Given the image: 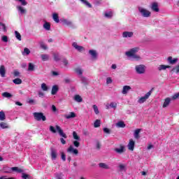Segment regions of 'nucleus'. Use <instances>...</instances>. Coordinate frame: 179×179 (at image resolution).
Here are the masks:
<instances>
[{
  "label": "nucleus",
  "mask_w": 179,
  "mask_h": 179,
  "mask_svg": "<svg viewBox=\"0 0 179 179\" xmlns=\"http://www.w3.org/2000/svg\"><path fill=\"white\" fill-rule=\"evenodd\" d=\"M139 52V48H133L125 52V55L131 61H141V58L136 52Z\"/></svg>",
  "instance_id": "nucleus-1"
},
{
  "label": "nucleus",
  "mask_w": 179,
  "mask_h": 179,
  "mask_svg": "<svg viewBox=\"0 0 179 179\" xmlns=\"http://www.w3.org/2000/svg\"><path fill=\"white\" fill-rule=\"evenodd\" d=\"M73 138L75 141H73V145L75 148H79L80 146V137L78 135L76 131L73 132Z\"/></svg>",
  "instance_id": "nucleus-2"
},
{
  "label": "nucleus",
  "mask_w": 179,
  "mask_h": 179,
  "mask_svg": "<svg viewBox=\"0 0 179 179\" xmlns=\"http://www.w3.org/2000/svg\"><path fill=\"white\" fill-rule=\"evenodd\" d=\"M135 70L136 73L138 75H142L146 72V66L143 64L136 65L135 66Z\"/></svg>",
  "instance_id": "nucleus-3"
},
{
  "label": "nucleus",
  "mask_w": 179,
  "mask_h": 179,
  "mask_svg": "<svg viewBox=\"0 0 179 179\" xmlns=\"http://www.w3.org/2000/svg\"><path fill=\"white\" fill-rule=\"evenodd\" d=\"M138 12L141 13L143 17H150L151 13L148 10L143 8L142 7H138Z\"/></svg>",
  "instance_id": "nucleus-4"
},
{
  "label": "nucleus",
  "mask_w": 179,
  "mask_h": 179,
  "mask_svg": "<svg viewBox=\"0 0 179 179\" xmlns=\"http://www.w3.org/2000/svg\"><path fill=\"white\" fill-rule=\"evenodd\" d=\"M33 115L34 118H35L36 121H41V120L42 121H45V120H47L43 113L35 112L34 113Z\"/></svg>",
  "instance_id": "nucleus-5"
},
{
  "label": "nucleus",
  "mask_w": 179,
  "mask_h": 179,
  "mask_svg": "<svg viewBox=\"0 0 179 179\" xmlns=\"http://www.w3.org/2000/svg\"><path fill=\"white\" fill-rule=\"evenodd\" d=\"M3 171H4V173H10L11 171H15L16 173H22L23 170H22L16 166L12 167V168L5 167V168H3Z\"/></svg>",
  "instance_id": "nucleus-6"
},
{
  "label": "nucleus",
  "mask_w": 179,
  "mask_h": 179,
  "mask_svg": "<svg viewBox=\"0 0 179 179\" xmlns=\"http://www.w3.org/2000/svg\"><path fill=\"white\" fill-rule=\"evenodd\" d=\"M152 91L147 92L144 96H142L138 99V103H139V104H143V103H145V101H146V100L150 97Z\"/></svg>",
  "instance_id": "nucleus-7"
},
{
  "label": "nucleus",
  "mask_w": 179,
  "mask_h": 179,
  "mask_svg": "<svg viewBox=\"0 0 179 179\" xmlns=\"http://www.w3.org/2000/svg\"><path fill=\"white\" fill-rule=\"evenodd\" d=\"M72 46L73 47V48H75V50H76L79 52H83V51H85V48L83 46L78 45V43L76 42L73 43Z\"/></svg>",
  "instance_id": "nucleus-8"
},
{
  "label": "nucleus",
  "mask_w": 179,
  "mask_h": 179,
  "mask_svg": "<svg viewBox=\"0 0 179 179\" xmlns=\"http://www.w3.org/2000/svg\"><path fill=\"white\" fill-rule=\"evenodd\" d=\"M16 9L18 13L21 15H26V13H27V10H26V8H24L22 6H17Z\"/></svg>",
  "instance_id": "nucleus-9"
},
{
  "label": "nucleus",
  "mask_w": 179,
  "mask_h": 179,
  "mask_svg": "<svg viewBox=\"0 0 179 179\" xmlns=\"http://www.w3.org/2000/svg\"><path fill=\"white\" fill-rule=\"evenodd\" d=\"M67 152L68 153H71L72 155H78L79 153L78 149L74 148L73 145H70L67 149Z\"/></svg>",
  "instance_id": "nucleus-10"
},
{
  "label": "nucleus",
  "mask_w": 179,
  "mask_h": 179,
  "mask_svg": "<svg viewBox=\"0 0 179 179\" xmlns=\"http://www.w3.org/2000/svg\"><path fill=\"white\" fill-rule=\"evenodd\" d=\"M127 148L129 150L134 152V149H135V141L132 138L129 140V142L127 145Z\"/></svg>",
  "instance_id": "nucleus-11"
},
{
  "label": "nucleus",
  "mask_w": 179,
  "mask_h": 179,
  "mask_svg": "<svg viewBox=\"0 0 179 179\" xmlns=\"http://www.w3.org/2000/svg\"><path fill=\"white\" fill-rule=\"evenodd\" d=\"M89 54L91 55L92 61H96L97 59V52L94 50H90Z\"/></svg>",
  "instance_id": "nucleus-12"
},
{
  "label": "nucleus",
  "mask_w": 179,
  "mask_h": 179,
  "mask_svg": "<svg viewBox=\"0 0 179 179\" xmlns=\"http://www.w3.org/2000/svg\"><path fill=\"white\" fill-rule=\"evenodd\" d=\"M122 37H123V38H131V37H134V32L124 31L122 33Z\"/></svg>",
  "instance_id": "nucleus-13"
},
{
  "label": "nucleus",
  "mask_w": 179,
  "mask_h": 179,
  "mask_svg": "<svg viewBox=\"0 0 179 179\" xmlns=\"http://www.w3.org/2000/svg\"><path fill=\"white\" fill-rule=\"evenodd\" d=\"M117 169L120 173H125L127 171V165L124 164H119Z\"/></svg>",
  "instance_id": "nucleus-14"
},
{
  "label": "nucleus",
  "mask_w": 179,
  "mask_h": 179,
  "mask_svg": "<svg viewBox=\"0 0 179 179\" xmlns=\"http://www.w3.org/2000/svg\"><path fill=\"white\" fill-rule=\"evenodd\" d=\"M131 89L132 88L129 85L123 86L122 90V94H128L129 92H130Z\"/></svg>",
  "instance_id": "nucleus-15"
},
{
  "label": "nucleus",
  "mask_w": 179,
  "mask_h": 179,
  "mask_svg": "<svg viewBox=\"0 0 179 179\" xmlns=\"http://www.w3.org/2000/svg\"><path fill=\"white\" fill-rule=\"evenodd\" d=\"M55 128H56L57 131H58L59 134L60 135V136H62V138H66V134H65V133H64V130L62 129L59 126L56 125Z\"/></svg>",
  "instance_id": "nucleus-16"
},
{
  "label": "nucleus",
  "mask_w": 179,
  "mask_h": 179,
  "mask_svg": "<svg viewBox=\"0 0 179 179\" xmlns=\"http://www.w3.org/2000/svg\"><path fill=\"white\" fill-rule=\"evenodd\" d=\"M167 61L171 65H174L176 62H178V58L173 59V57H169Z\"/></svg>",
  "instance_id": "nucleus-17"
},
{
  "label": "nucleus",
  "mask_w": 179,
  "mask_h": 179,
  "mask_svg": "<svg viewBox=\"0 0 179 179\" xmlns=\"http://www.w3.org/2000/svg\"><path fill=\"white\" fill-rule=\"evenodd\" d=\"M106 110H110V108H117V103L111 102L110 103H106Z\"/></svg>",
  "instance_id": "nucleus-18"
},
{
  "label": "nucleus",
  "mask_w": 179,
  "mask_h": 179,
  "mask_svg": "<svg viewBox=\"0 0 179 179\" xmlns=\"http://www.w3.org/2000/svg\"><path fill=\"white\" fill-rule=\"evenodd\" d=\"M0 75L1 78H5V75H6V69L3 65L0 66Z\"/></svg>",
  "instance_id": "nucleus-19"
},
{
  "label": "nucleus",
  "mask_w": 179,
  "mask_h": 179,
  "mask_svg": "<svg viewBox=\"0 0 179 179\" xmlns=\"http://www.w3.org/2000/svg\"><path fill=\"white\" fill-rule=\"evenodd\" d=\"M76 117V114L74 112H70L69 114L64 115L66 120H71V118H75Z\"/></svg>",
  "instance_id": "nucleus-20"
},
{
  "label": "nucleus",
  "mask_w": 179,
  "mask_h": 179,
  "mask_svg": "<svg viewBox=\"0 0 179 179\" xmlns=\"http://www.w3.org/2000/svg\"><path fill=\"white\" fill-rule=\"evenodd\" d=\"M171 102V98L167 97L166 99H165L164 104L162 106L163 108H166V107H169Z\"/></svg>",
  "instance_id": "nucleus-21"
},
{
  "label": "nucleus",
  "mask_w": 179,
  "mask_h": 179,
  "mask_svg": "<svg viewBox=\"0 0 179 179\" xmlns=\"http://www.w3.org/2000/svg\"><path fill=\"white\" fill-rule=\"evenodd\" d=\"M73 100L76 101V103H82V101H83V99L79 94L74 95Z\"/></svg>",
  "instance_id": "nucleus-22"
},
{
  "label": "nucleus",
  "mask_w": 179,
  "mask_h": 179,
  "mask_svg": "<svg viewBox=\"0 0 179 179\" xmlns=\"http://www.w3.org/2000/svg\"><path fill=\"white\" fill-rule=\"evenodd\" d=\"M43 29H45L46 31H50V30H51V24L47 21H45L43 23Z\"/></svg>",
  "instance_id": "nucleus-23"
},
{
  "label": "nucleus",
  "mask_w": 179,
  "mask_h": 179,
  "mask_svg": "<svg viewBox=\"0 0 179 179\" xmlns=\"http://www.w3.org/2000/svg\"><path fill=\"white\" fill-rule=\"evenodd\" d=\"M100 169H103L104 170H110V166L106 163L101 162L99 164Z\"/></svg>",
  "instance_id": "nucleus-24"
},
{
  "label": "nucleus",
  "mask_w": 179,
  "mask_h": 179,
  "mask_svg": "<svg viewBox=\"0 0 179 179\" xmlns=\"http://www.w3.org/2000/svg\"><path fill=\"white\" fill-rule=\"evenodd\" d=\"M151 9L154 12H159V5L157 4V3H152L151 5Z\"/></svg>",
  "instance_id": "nucleus-25"
},
{
  "label": "nucleus",
  "mask_w": 179,
  "mask_h": 179,
  "mask_svg": "<svg viewBox=\"0 0 179 179\" xmlns=\"http://www.w3.org/2000/svg\"><path fill=\"white\" fill-rule=\"evenodd\" d=\"M170 68H171V66L164 65V64H161L158 66L157 69L158 71H166V69H169Z\"/></svg>",
  "instance_id": "nucleus-26"
},
{
  "label": "nucleus",
  "mask_w": 179,
  "mask_h": 179,
  "mask_svg": "<svg viewBox=\"0 0 179 179\" xmlns=\"http://www.w3.org/2000/svg\"><path fill=\"white\" fill-rule=\"evenodd\" d=\"M80 79L81 80V83H83V85H89V80L87 78H86V77H84L83 76L80 77Z\"/></svg>",
  "instance_id": "nucleus-27"
},
{
  "label": "nucleus",
  "mask_w": 179,
  "mask_h": 179,
  "mask_svg": "<svg viewBox=\"0 0 179 179\" xmlns=\"http://www.w3.org/2000/svg\"><path fill=\"white\" fill-rule=\"evenodd\" d=\"M58 85H53L52 87V92L51 94L54 96L55 94H57V93H58Z\"/></svg>",
  "instance_id": "nucleus-28"
},
{
  "label": "nucleus",
  "mask_w": 179,
  "mask_h": 179,
  "mask_svg": "<svg viewBox=\"0 0 179 179\" xmlns=\"http://www.w3.org/2000/svg\"><path fill=\"white\" fill-rule=\"evenodd\" d=\"M75 72L77 73V75H78V76H80H80H83L82 75H83V70L80 67L75 69Z\"/></svg>",
  "instance_id": "nucleus-29"
},
{
  "label": "nucleus",
  "mask_w": 179,
  "mask_h": 179,
  "mask_svg": "<svg viewBox=\"0 0 179 179\" xmlns=\"http://www.w3.org/2000/svg\"><path fill=\"white\" fill-rule=\"evenodd\" d=\"M139 134H141V129H137L134 131V136L135 139H139V138H141Z\"/></svg>",
  "instance_id": "nucleus-30"
},
{
  "label": "nucleus",
  "mask_w": 179,
  "mask_h": 179,
  "mask_svg": "<svg viewBox=\"0 0 179 179\" xmlns=\"http://www.w3.org/2000/svg\"><path fill=\"white\" fill-rule=\"evenodd\" d=\"M62 23L63 24H65L66 26H72V22L66 20V19H62L61 20Z\"/></svg>",
  "instance_id": "nucleus-31"
},
{
  "label": "nucleus",
  "mask_w": 179,
  "mask_h": 179,
  "mask_svg": "<svg viewBox=\"0 0 179 179\" xmlns=\"http://www.w3.org/2000/svg\"><path fill=\"white\" fill-rule=\"evenodd\" d=\"M52 19L56 23H59V17H58L57 13H53L52 14Z\"/></svg>",
  "instance_id": "nucleus-32"
},
{
  "label": "nucleus",
  "mask_w": 179,
  "mask_h": 179,
  "mask_svg": "<svg viewBox=\"0 0 179 179\" xmlns=\"http://www.w3.org/2000/svg\"><path fill=\"white\" fill-rule=\"evenodd\" d=\"M124 145H121L120 148H115V152H116V153H124Z\"/></svg>",
  "instance_id": "nucleus-33"
},
{
  "label": "nucleus",
  "mask_w": 179,
  "mask_h": 179,
  "mask_svg": "<svg viewBox=\"0 0 179 179\" xmlns=\"http://www.w3.org/2000/svg\"><path fill=\"white\" fill-rule=\"evenodd\" d=\"M116 127H118V128H125V123L122 121H120L116 124Z\"/></svg>",
  "instance_id": "nucleus-34"
},
{
  "label": "nucleus",
  "mask_w": 179,
  "mask_h": 179,
  "mask_svg": "<svg viewBox=\"0 0 179 179\" xmlns=\"http://www.w3.org/2000/svg\"><path fill=\"white\" fill-rule=\"evenodd\" d=\"M6 119V116L5 115V113L3 111H0V121H5Z\"/></svg>",
  "instance_id": "nucleus-35"
},
{
  "label": "nucleus",
  "mask_w": 179,
  "mask_h": 179,
  "mask_svg": "<svg viewBox=\"0 0 179 179\" xmlns=\"http://www.w3.org/2000/svg\"><path fill=\"white\" fill-rule=\"evenodd\" d=\"M101 124V122L100 121V120H95V122H94V128H99Z\"/></svg>",
  "instance_id": "nucleus-36"
},
{
  "label": "nucleus",
  "mask_w": 179,
  "mask_h": 179,
  "mask_svg": "<svg viewBox=\"0 0 179 179\" xmlns=\"http://www.w3.org/2000/svg\"><path fill=\"white\" fill-rule=\"evenodd\" d=\"M0 128H2V129H6V128H8V123L3 122H0Z\"/></svg>",
  "instance_id": "nucleus-37"
},
{
  "label": "nucleus",
  "mask_w": 179,
  "mask_h": 179,
  "mask_svg": "<svg viewBox=\"0 0 179 179\" xmlns=\"http://www.w3.org/2000/svg\"><path fill=\"white\" fill-rule=\"evenodd\" d=\"M13 83L15 85H22V79L20 78H15L13 80Z\"/></svg>",
  "instance_id": "nucleus-38"
},
{
  "label": "nucleus",
  "mask_w": 179,
  "mask_h": 179,
  "mask_svg": "<svg viewBox=\"0 0 179 179\" xmlns=\"http://www.w3.org/2000/svg\"><path fill=\"white\" fill-rule=\"evenodd\" d=\"M52 159L55 160L57 159V151L52 150L51 152Z\"/></svg>",
  "instance_id": "nucleus-39"
},
{
  "label": "nucleus",
  "mask_w": 179,
  "mask_h": 179,
  "mask_svg": "<svg viewBox=\"0 0 179 179\" xmlns=\"http://www.w3.org/2000/svg\"><path fill=\"white\" fill-rule=\"evenodd\" d=\"M41 87L43 92H47L48 90V87L47 86V84L42 83L41 85Z\"/></svg>",
  "instance_id": "nucleus-40"
},
{
  "label": "nucleus",
  "mask_w": 179,
  "mask_h": 179,
  "mask_svg": "<svg viewBox=\"0 0 179 179\" xmlns=\"http://www.w3.org/2000/svg\"><path fill=\"white\" fill-rule=\"evenodd\" d=\"M81 1V2L83 3H84V5H85V6H87V8H92V4H90V3H89V1H86V0H80Z\"/></svg>",
  "instance_id": "nucleus-41"
},
{
  "label": "nucleus",
  "mask_w": 179,
  "mask_h": 179,
  "mask_svg": "<svg viewBox=\"0 0 179 179\" xmlns=\"http://www.w3.org/2000/svg\"><path fill=\"white\" fill-rule=\"evenodd\" d=\"M92 108L96 115L100 113V111H99V107H97L96 105H93Z\"/></svg>",
  "instance_id": "nucleus-42"
},
{
  "label": "nucleus",
  "mask_w": 179,
  "mask_h": 179,
  "mask_svg": "<svg viewBox=\"0 0 179 179\" xmlns=\"http://www.w3.org/2000/svg\"><path fill=\"white\" fill-rule=\"evenodd\" d=\"M15 34L16 38L18 39L19 41H22V35H20V34L17 31H15Z\"/></svg>",
  "instance_id": "nucleus-43"
},
{
  "label": "nucleus",
  "mask_w": 179,
  "mask_h": 179,
  "mask_svg": "<svg viewBox=\"0 0 179 179\" xmlns=\"http://www.w3.org/2000/svg\"><path fill=\"white\" fill-rule=\"evenodd\" d=\"M29 54H30V50H29L27 48H25L22 52V55H29Z\"/></svg>",
  "instance_id": "nucleus-44"
},
{
  "label": "nucleus",
  "mask_w": 179,
  "mask_h": 179,
  "mask_svg": "<svg viewBox=\"0 0 179 179\" xmlns=\"http://www.w3.org/2000/svg\"><path fill=\"white\" fill-rule=\"evenodd\" d=\"M28 71H34V64H33L32 63H29L28 66Z\"/></svg>",
  "instance_id": "nucleus-45"
},
{
  "label": "nucleus",
  "mask_w": 179,
  "mask_h": 179,
  "mask_svg": "<svg viewBox=\"0 0 179 179\" xmlns=\"http://www.w3.org/2000/svg\"><path fill=\"white\" fill-rule=\"evenodd\" d=\"M2 96H3V97H6L7 99L12 97V94H10V93H9V92H3L2 94Z\"/></svg>",
  "instance_id": "nucleus-46"
},
{
  "label": "nucleus",
  "mask_w": 179,
  "mask_h": 179,
  "mask_svg": "<svg viewBox=\"0 0 179 179\" xmlns=\"http://www.w3.org/2000/svg\"><path fill=\"white\" fill-rule=\"evenodd\" d=\"M105 17H108V19L113 17V12L109 11L108 13H105Z\"/></svg>",
  "instance_id": "nucleus-47"
},
{
  "label": "nucleus",
  "mask_w": 179,
  "mask_h": 179,
  "mask_svg": "<svg viewBox=\"0 0 179 179\" xmlns=\"http://www.w3.org/2000/svg\"><path fill=\"white\" fill-rule=\"evenodd\" d=\"M171 72H175V73L178 74L179 73V66H176L173 67L171 70Z\"/></svg>",
  "instance_id": "nucleus-48"
},
{
  "label": "nucleus",
  "mask_w": 179,
  "mask_h": 179,
  "mask_svg": "<svg viewBox=\"0 0 179 179\" xmlns=\"http://www.w3.org/2000/svg\"><path fill=\"white\" fill-rule=\"evenodd\" d=\"M41 58L43 61H48V58H50V57L48 55H42Z\"/></svg>",
  "instance_id": "nucleus-49"
},
{
  "label": "nucleus",
  "mask_w": 179,
  "mask_h": 179,
  "mask_svg": "<svg viewBox=\"0 0 179 179\" xmlns=\"http://www.w3.org/2000/svg\"><path fill=\"white\" fill-rule=\"evenodd\" d=\"M111 83H113V79L111 77H108L106 78V85H111Z\"/></svg>",
  "instance_id": "nucleus-50"
},
{
  "label": "nucleus",
  "mask_w": 179,
  "mask_h": 179,
  "mask_svg": "<svg viewBox=\"0 0 179 179\" xmlns=\"http://www.w3.org/2000/svg\"><path fill=\"white\" fill-rule=\"evenodd\" d=\"M50 131L52 134H57V129H55V127H54V126H50Z\"/></svg>",
  "instance_id": "nucleus-51"
},
{
  "label": "nucleus",
  "mask_w": 179,
  "mask_h": 179,
  "mask_svg": "<svg viewBox=\"0 0 179 179\" xmlns=\"http://www.w3.org/2000/svg\"><path fill=\"white\" fill-rule=\"evenodd\" d=\"M17 1H18V2H20L22 6H26V5H27V1H26V0H17Z\"/></svg>",
  "instance_id": "nucleus-52"
},
{
  "label": "nucleus",
  "mask_w": 179,
  "mask_h": 179,
  "mask_svg": "<svg viewBox=\"0 0 179 179\" xmlns=\"http://www.w3.org/2000/svg\"><path fill=\"white\" fill-rule=\"evenodd\" d=\"M0 26H1V27L3 29V31H5V32L7 31L6 26L5 25V24L1 22Z\"/></svg>",
  "instance_id": "nucleus-53"
},
{
  "label": "nucleus",
  "mask_w": 179,
  "mask_h": 179,
  "mask_svg": "<svg viewBox=\"0 0 179 179\" xmlns=\"http://www.w3.org/2000/svg\"><path fill=\"white\" fill-rule=\"evenodd\" d=\"M13 75L15 77H19L20 76V72H19V71L15 70L13 72Z\"/></svg>",
  "instance_id": "nucleus-54"
},
{
  "label": "nucleus",
  "mask_w": 179,
  "mask_h": 179,
  "mask_svg": "<svg viewBox=\"0 0 179 179\" xmlns=\"http://www.w3.org/2000/svg\"><path fill=\"white\" fill-rule=\"evenodd\" d=\"M103 132H105V134H111V131L110 130V129L105 127L103 128Z\"/></svg>",
  "instance_id": "nucleus-55"
},
{
  "label": "nucleus",
  "mask_w": 179,
  "mask_h": 179,
  "mask_svg": "<svg viewBox=\"0 0 179 179\" xmlns=\"http://www.w3.org/2000/svg\"><path fill=\"white\" fill-rule=\"evenodd\" d=\"M40 45H41V48H43V50H47V45L45 44L43 42L41 43Z\"/></svg>",
  "instance_id": "nucleus-56"
},
{
  "label": "nucleus",
  "mask_w": 179,
  "mask_h": 179,
  "mask_svg": "<svg viewBox=\"0 0 179 179\" xmlns=\"http://www.w3.org/2000/svg\"><path fill=\"white\" fill-rule=\"evenodd\" d=\"M63 176H64V175H62V173L56 174V178H57V179H62Z\"/></svg>",
  "instance_id": "nucleus-57"
},
{
  "label": "nucleus",
  "mask_w": 179,
  "mask_h": 179,
  "mask_svg": "<svg viewBox=\"0 0 179 179\" xmlns=\"http://www.w3.org/2000/svg\"><path fill=\"white\" fill-rule=\"evenodd\" d=\"M54 58H55V61H59L60 58H59V55L58 54H55L54 55Z\"/></svg>",
  "instance_id": "nucleus-58"
},
{
  "label": "nucleus",
  "mask_w": 179,
  "mask_h": 179,
  "mask_svg": "<svg viewBox=\"0 0 179 179\" xmlns=\"http://www.w3.org/2000/svg\"><path fill=\"white\" fill-rule=\"evenodd\" d=\"M2 41H3L4 43H8V36H3L1 38Z\"/></svg>",
  "instance_id": "nucleus-59"
},
{
  "label": "nucleus",
  "mask_w": 179,
  "mask_h": 179,
  "mask_svg": "<svg viewBox=\"0 0 179 179\" xmlns=\"http://www.w3.org/2000/svg\"><path fill=\"white\" fill-rule=\"evenodd\" d=\"M61 155H62V161L65 162V160H66V156L65 155V153L62 152Z\"/></svg>",
  "instance_id": "nucleus-60"
},
{
  "label": "nucleus",
  "mask_w": 179,
  "mask_h": 179,
  "mask_svg": "<svg viewBox=\"0 0 179 179\" xmlns=\"http://www.w3.org/2000/svg\"><path fill=\"white\" fill-rule=\"evenodd\" d=\"M62 64L64 65V66H68V60H66V59H64L62 61Z\"/></svg>",
  "instance_id": "nucleus-61"
},
{
  "label": "nucleus",
  "mask_w": 179,
  "mask_h": 179,
  "mask_svg": "<svg viewBox=\"0 0 179 179\" xmlns=\"http://www.w3.org/2000/svg\"><path fill=\"white\" fill-rule=\"evenodd\" d=\"M52 76H58L59 75V73L57 71H52Z\"/></svg>",
  "instance_id": "nucleus-62"
},
{
  "label": "nucleus",
  "mask_w": 179,
  "mask_h": 179,
  "mask_svg": "<svg viewBox=\"0 0 179 179\" xmlns=\"http://www.w3.org/2000/svg\"><path fill=\"white\" fill-rule=\"evenodd\" d=\"M60 142L62 143V145H65V143H66V141L65 139H64V138H60Z\"/></svg>",
  "instance_id": "nucleus-63"
},
{
  "label": "nucleus",
  "mask_w": 179,
  "mask_h": 179,
  "mask_svg": "<svg viewBox=\"0 0 179 179\" xmlns=\"http://www.w3.org/2000/svg\"><path fill=\"white\" fill-rule=\"evenodd\" d=\"M64 82H65V83H71V79L70 78H65Z\"/></svg>",
  "instance_id": "nucleus-64"
}]
</instances>
